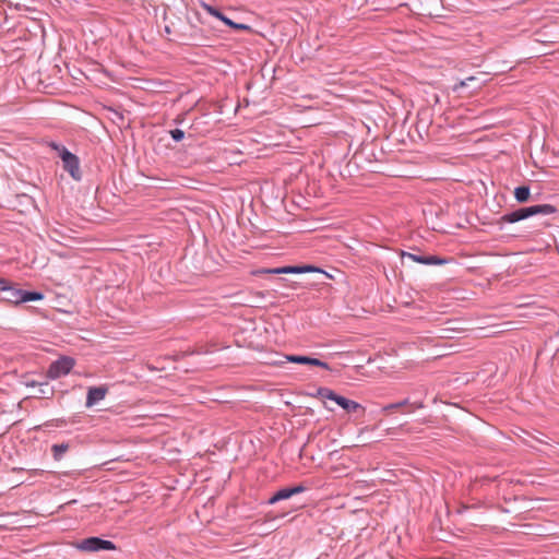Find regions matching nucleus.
Here are the masks:
<instances>
[{"instance_id":"nucleus-1","label":"nucleus","mask_w":559,"mask_h":559,"mask_svg":"<svg viewBox=\"0 0 559 559\" xmlns=\"http://www.w3.org/2000/svg\"><path fill=\"white\" fill-rule=\"evenodd\" d=\"M556 212V209L550 204L534 205L530 207L519 209L512 213L506 214L500 217L499 223H516L525 219L532 215L543 214L549 215Z\"/></svg>"},{"instance_id":"nucleus-2","label":"nucleus","mask_w":559,"mask_h":559,"mask_svg":"<svg viewBox=\"0 0 559 559\" xmlns=\"http://www.w3.org/2000/svg\"><path fill=\"white\" fill-rule=\"evenodd\" d=\"M74 547L81 551L95 552L100 550H116V545L110 540L99 537H88L74 544Z\"/></svg>"},{"instance_id":"nucleus-3","label":"nucleus","mask_w":559,"mask_h":559,"mask_svg":"<svg viewBox=\"0 0 559 559\" xmlns=\"http://www.w3.org/2000/svg\"><path fill=\"white\" fill-rule=\"evenodd\" d=\"M310 272H319L328 275L322 270L312 266V265H302V266H281V267H274V269H260L252 272L253 275H262V274H302V273H310Z\"/></svg>"},{"instance_id":"nucleus-4","label":"nucleus","mask_w":559,"mask_h":559,"mask_svg":"<svg viewBox=\"0 0 559 559\" xmlns=\"http://www.w3.org/2000/svg\"><path fill=\"white\" fill-rule=\"evenodd\" d=\"M74 364L73 358L67 356L61 357L49 366L47 377L50 379H58L66 376L72 370Z\"/></svg>"},{"instance_id":"nucleus-5","label":"nucleus","mask_w":559,"mask_h":559,"mask_svg":"<svg viewBox=\"0 0 559 559\" xmlns=\"http://www.w3.org/2000/svg\"><path fill=\"white\" fill-rule=\"evenodd\" d=\"M317 395L322 400L323 404H324V407L329 411H333L332 407H330L328 404H326V401H332L334 403H336L338 406H341L344 411L348 404V402L350 400L344 397V396H341L338 394H336L334 391L328 389V388H320L317 392Z\"/></svg>"},{"instance_id":"nucleus-6","label":"nucleus","mask_w":559,"mask_h":559,"mask_svg":"<svg viewBox=\"0 0 559 559\" xmlns=\"http://www.w3.org/2000/svg\"><path fill=\"white\" fill-rule=\"evenodd\" d=\"M317 395L322 400L323 404H324V407L329 411H333L332 407H330L328 404H326V401H332L334 403H336L338 406H341L344 411L348 404V402L350 400L344 397V396H341L338 394H336L334 391L328 389V388H320L317 392Z\"/></svg>"},{"instance_id":"nucleus-7","label":"nucleus","mask_w":559,"mask_h":559,"mask_svg":"<svg viewBox=\"0 0 559 559\" xmlns=\"http://www.w3.org/2000/svg\"><path fill=\"white\" fill-rule=\"evenodd\" d=\"M2 282L3 283L0 284V290L5 294L3 299L15 305L21 304L23 299V290L14 287L4 278H2Z\"/></svg>"},{"instance_id":"nucleus-8","label":"nucleus","mask_w":559,"mask_h":559,"mask_svg":"<svg viewBox=\"0 0 559 559\" xmlns=\"http://www.w3.org/2000/svg\"><path fill=\"white\" fill-rule=\"evenodd\" d=\"M61 159L63 162V167L69 174L74 178H80V167H79V159L75 155L67 151L66 148L62 150L61 153Z\"/></svg>"},{"instance_id":"nucleus-9","label":"nucleus","mask_w":559,"mask_h":559,"mask_svg":"<svg viewBox=\"0 0 559 559\" xmlns=\"http://www.w3.org/2000/svg\"><path fill=\"white\" fill-rule=\"evenodd\" d=\"M306 490V488L301 485L292 487V488H283L276 491L269 500L270 504H274L281 500L289 499L294 495L301 493Z\"/></svg>"},{"instance_id":"nucleus-10","label":"nucleus","mask_w":559,"mask_h":559,"mask_svg":"<svg viewBox=\"0 0 559 559\" xmlns=\"http://www.w3.org/2000/svg\"><path fill=\"white\" fill-rule=\"evenodd\" d=\"M286 360L294 364H302V365H310L316 367H321L323 369L330 370V366L317 358H311L308 356H299V355H287L285 356Z\"/></svg>"},{"instance_id":"nucleus-11","label":"nucleus","mask_w":559,"mask_h":559,"mask_svg":"<svg viewBox=\"0 0 559 559\" xmlns=\"http://www.w3.org/2000/svg\"><path fill=\"white\" fill-rule=\"evenodd\" d=\"M108 389L106 386H92L87 391L86 407H92L99 401L104 400L107 395Z\"/></svg>"},{"instance_id":"nucleus-12","label":"nucleus","mask_w":559,"mask_h":559,"mask_svg":"<svg viewBox=\"0 0 559 559\" xmlns=\"http://www.w3.org/2000/svg\"><path fill=\"white\" fill-rule=\"evenodd\" d=\"M402 255L403 257H407L412 261L417 262V263H421V264H436V265H439V264H443L444 263V260H442V259H440V258H438L436 255H416V254L406 253V252H403Z\"/></svg>"},{"instance_id":"nucleus-13","label":"nucleus","mask_w":559,"mask_h":559,"mask_svg":"<svg viewBox=\"0 0 559 559\" xmlns=\"http://www.w3.org/2000/svg\"><path fill=\"white\" fill-rule=\"evenodd\" d=\"M514 197L516 201L523 203L526 202L530 198V188L526 186H521L515 188L514 190Z\"/></svg>"},{"instance_id":"nucleus-14","label":"nucleus","mask_w":559,"mask_h":559,"mask_svg":"<svg viewBox=\"0 0 559 559\" xmlns=\"http://www.w3.org/2000/svg\"><path fill=\"white\" fill-rule=\"evenodd\" d=\"M345 411H346L348 414H359V415H361V416H364V415H365V413H366V408H365L361 404H359V403H357V402H355V401H353V400H350V401L348 402V404H347V406H346Z\"/></svg>"},{"instance_id":"nucleus-15","label":"nucleus","mask_w":559,"mask_h":559,"mask_svg":"<svg viewBox=\"0 0 559 559\" xmlns=\"http://www.w3.org/2000/svg\"><path fill=\"white\" fill-rule=\"evenodd\" d=\"M69 445L67 443L53 444L51 451L55 460L59 461L62 455L68 451Z\"/></svg>"},{"instance_id":"nucleus-16","label":"nucleus","mask_w":559,"mask_h":559,"mask_svg":"<svg viewBox=\"0 0 559 559\" xmlns=\"http://www.w3.org/2000/svg\"><path fill=\"white\" fill-rule=\"evenodd\" d=\"M44 295L37 292H23L22 302L41 300Z\"/></svg>"},{"instance_id":"nucleus-17","label":"nucleus","mask_w":559,"mask_h":559,"mask_svg":"<svg viewBox=\"0 0 559 559\" xmlns=\"http://www.w3.org/2000/svg\"><path fill=\"white\" fill-rule=\"evenodd\" d=\"M223 22L226 25H228L235 29H240V31H250L251 29V27L249 25L235 23L231 20H229L227 16H225V19H223Z\"/></svg>"},{"instance_id":"nucleus-18","label":"nucleus","mask_w":559,"mask_h":559,"mask_svg":"<svg viewBox=\"0 0 559 559\" xmlns=\"http://www.w3.org/2000/svg\"><path fill=\"white\" fill-rule=\"evenodd\" d=\"M407 404H408V400H404V401L399 402V403L389 404V405L384 406L382 411L385 412V413H389V412H392V411L397 409L400 407H403V406H405Z\"/></svg>"},{"instance_id":"nucleus-19","label":"nucleus","mask_w":559,"mask_h":559,"mask_svg":"<svg viewBox=\"0 0 559 559\" xmlns=\"http://www.w3.org/2000/svg\"><path fill=\"white\" fill-rule=\"evenodd\" d=\"M204 9L206 10V12H209L211 15L219 19L221 21H223V19H225V15H223L217 9H215L214 7H211V5H204Z\"/></svg>"},{"instance_id":"nucleus-20","label":"nucleus","mask_w":559,"mask_h":559,"mask_svg":"<svg viewBox=\"0 0 559 559\" xmlns=\"http://www.w3.org/2000/svg\"><path fill=\"white\" fill-rule=\"evenodd\" d=\"M170 135L175 141L179 142L183 139L185 132L180 129H174L170 131Z\"/></svg>"},{"instance_id":"nucleus-21","label":"nucleus","mask_w":559,"mask_h":559,"mask_svg":"<svg viewBox=\"0 0 559 559\" xmlns=\"http://www.w3.org/2000/svg\"><path fill=\"white\" fill-rule=\"evenodd\" d=\"M474 80H475V78H474V76H469V78H467L466 80L459 82V83L454 86V91H459L460 88H462V87L466 86L468 81H474Z\"/></svg>"},{"instance_id":"nucleus-22","label":"nucleus","mask_w":559,"mask_h":559,"mask_svg":"<svg viewBox=\"0 0 559 559\" xmlns=\"http://www.w3.org/2000/svg\"><path fill=\"white\" fill-rule=\"evenodd\" d=\"M39 393L43 394V395L47 394L46 390H44V389H41Z\"/></svg>"},{"instance_id":"nucleus-23","label":"nucleus","mask_w":559,"mask_h":559,"mask_svg":"<svg viewBox=\"0 0 559 559\" xmlns=\"http://www.w3.org/2000/svg\"><path fill=\"white\" fill-rule=\"evenodd\" d=\"M416 407L420 408V407H423V404H417Z\"/></svg>"},{"instance_id":"nucleus-24","label":"nucleus","mask_w":559,"mask_h":559,"mask_svg":"<svg viewBox=\"0 0 559 559\" xmlns=\"http://www.w3.org/2000/svg\"><path fill=\"white\" fill-rule=\"evenodd\" d=\"M2 283H3V282H2V278H0V284H2Z\"/></svg>"}]
</instances>
